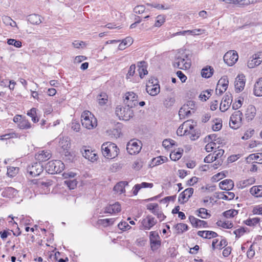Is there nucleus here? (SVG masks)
Masks as SVG:
<instances>
[{
	"label": "nucleus",
	"mask_w": 262,
	"mask_h": 262,
	"mask_svg": "<svg viewBox=\"0 0 262 262\" xmlns=\"http://www.w3.org/2000/svg\"><path fill=\"white\" fill-rule=\"evenodd\" d=\"M102 153L107 159H113L116 157L119 153L117 146L112 142L104 143L101 146Z\"/></svg>",
	"instance_id": "obj_1"
},
{
	"label": "nucleus",
	"mask_w": 262,
	"mask_h": 262,
	"mask_svg": "<svg viewBox=\"0 0 262 262\" xmlns=\"http://www.w3.org/2000/svg\"><path fill=\"white\" fill-rule=\"evenodd\" d=\"M81 121L82 126L89 129H93L97 125L96 118L88 111H84L82 113Z\"/></svg>",
	"instance_id": "obj_2"
},
{
	"label": "nucleus",
	"mask_w": 262,
	"mask_h": 262,
	"mask_svg": "<svg viewBox=\"0 0 262 262\" xmlns=\"http://www.w3.org/2000/svg\"><path fill=\"white\" fill-rule=\"evenodd\" d=\"M116 115L120 120L128 121L134 116L133 107L125 105L124 107L118 105L115 110Z\"/></svg>",
	"instance_id": "obj_3"
},
{
	"label": "nucleus",
	"mask_w": 262,
	"mask_h": 262,
	"mask_svg": "<svg viewBox=\"0 0 262 262\" xmlns=\"http://www.w3.org/2000/svg\"><path fill=\"white\" fill-rule=\"evenodd\" d=\"M64 168V165L60 160L49 161L46 166V171L50 174H55L62 172Z\"/></svg>",
	"instance_id": "obj_4"
},
{
	"label": "nucleus",
	"mask_w": 262,
	"mask_h": 262,
	"mask_svg": "<svg viewBox=\"0 0 262 262\" xmlns=\"http://www.w3.org/2000/svg\"><path fill=\"white\" fill-rule=\"evenodd\" d=\"M174 68L182 70H187L191 66L190 60L188 59L187 55H182L181 56H178L173 63Z\"/></svg>",
	"instance_id": "obj_5"
},
{
	"label": "nucleus",
	"mask_w": 262,
	"mask_h": 262,
	"mask_svg": "<svg viewBox=\"0 0 262 262\" xmlns=\"http://www.w3.org/2000/svg\"><path fill=\"white\" fill-rule=\"evenodd\" d=\"M243 114L240 111L234 112L230 117L229 125L233 129L239 128L242 124Z\"/></svg>",
	"instance_id": "obj_6"
},
{
	"label": "nucleus",
	"mask_w": 262,
	"mask_h": 262,
	"mask_svg": "<svg viewBox=\"0 0 262 262\" xmlns=\"http://www.w3.org/2000/svg\"><path fill=\"white\" fill-rule=\"evenodd\" d=\"M141 142L138 140H131L126 145V150L130 155L138 154L141 149Z\"/></svg>",
	"instance_id": "obj_7"
},
{
	"label": "nucleus",
	"mask_w": 262,
	"mask_h": 262,
	"mask_svg": "<svg viewBox=\"0 0 262 262\" xmlns=\"http://www.w3.org/2000/svg\"><path fill=\"white\" fill-rule=\"evenodd\" d=\"M124 102L125 105L133 108L138 103V96L133 92H127L125 95Z\"/></svg>",
	"instance_id": "obj_8"
},
{
	"label": "nucleus",
	"mask_w": 262,
	"mask_h": 262,
	"mask_svg": "<svg viewBox=\"0 0 262 262\" xmlns=\"http://www.w3.org/2000/svg\"><path fill=\"white\" fill-rule=\"evenodd\" d=\"M238 58L237 52L234 50H230L224 55V60L227 65L232 66L236 63Z\"/></svg>",
	"instance_id": "obj_9"
},
{
	"label": "nucleus",
	"mask_w": 262,
	"mask_h": 262,
	"mask_svg": "<svg viewBox=\"0 0 262 262\" xmlns=\"http://www.w3.org/2000/svg\"><path fill=\"white\" fill-rule=\"evenodd\" d=\"M149 239L150 247L152 251L157 250L161 246L160 237L157 232L151 231L150 232Z\"/></svg>",
	"instance_id": "obj_10"
},
{
	"label": "nucleus",
	"mask_w": 262,
	"mask_h": 262,
	"mask_svg": "<svg viewBox=\"0 0 262 262\" xmlns=\"http://www.w3.org/2000/svg\"><path fill=\"white\" fill-rule=\"evenodd\" d=\"M157 223V221L151 215H148L141 222L140 229L150 230Z\"/></svg>",
	"instance_id": "obj_11"
},
{
	"label": "nucleus",
	"mask_w": 262,
	"mask_h": 262,
	"mask_svg": "<svg viewBox=\"0 0 262 262\" xmlns=\"http://www.w3.org/2000/svg\"><path fill=\"white\" fill-rule=\"evenodd\" d=\"M43 170L42 165L40 162L34 163L31 166H29L28 168V172L32 177H36L39 175Z\"/></svg>",
	"instance_id": "obj_12"
},
{
	"label": "nucleus",
	"mask_w": 262,
	"mask_h": 262,
	"mask_svg": "<svg viewBox=\"0 0 262 262\" xmlns=\"http://www.w3.org/2000/svg\"><path fill=\"white\" fill-rule=\"evenodd\" d=\"M262 61V53L259 52L253 55L248 60L247 66L249 68H253L258 66Z\"/></svg>",
	"instance_id": "obj_13"
},
{
	"label": "nucleus",
	"mask_w": 262,
	"mask_h": 262,
	"mask_svg": "<svg viewBox=\"0 0 262 262\" xmlns=\"http://www.w3.org/2000/svg\"><path fill=\"white\" fill-rule=\"evenodd\" d=\"M193 193V189L192 188L186 189L184 191L180 194L178 199L179 202L180 204H184L188 201L189 199L192 196Z\"/></svg>",
	"instance_id": "obj_14"
},
{
	"label": "nucleus",
	"mask_w": 262,
	"mask_h": 262,
	"mask_svg": "<svg viewBox=\"0 0 262 262\" xmlns=\"http://www.w3.org/2000/svg\"><path fill=\"white\" fill-rule=\"evenodd\" d=\"M232 101V95L231 94H226L221 102L220 109L222 112H225L229 107Z\"/></svg>",
	"instance_id": "obj_15"
},
{
	"label": "nucleus",
	"mask_w": 262,
	"mask_h": 262,
	"mask_svg": "<svg viewBox=\"0 0 262 262\" xmlns=\"http://www.w3.org/2000/svg\"><path fill=\"white\" fill-rule=\"evenodd\" d=\"M245 85V77L243 74L239 75L235 79V89L237 93L244 90Z\"/></svg>",
	"instance_id": "obj_16"
},
{
	"label": "nucleus",
	"mask_w": 262,
	"mask_h": 262,
	"mask_svg": "<svg viewBox=\"0 0 262 262\" xmlns=\"http://www.w3.org/2000/svg\"><path fill=\"white\" fill-rule=\"evenodd\" d=\"M121 206L118 202L113 204H110L104 208V213L110 214H116L121 211Z\"/></svg>",
	"instance_id": "obj_17"
},
{
	"label": "nucleus",
	"mask_w": 262,
	"mask_h": 262,
	"mask_svg": "<svg viewBox=\"0 0 262 262\" xmlns=\"http://www.w3.org/2000/svg\"><path fill=\"white\" fill-rule=\"evenodd\" d=\"M189 220L193 227H207V223L203 220H201L193 216L190 215L189 216Z\"/></svg>",
	"instance_id": "obj_18"
},
{
	"label": "nucleus",
	"mask_w": 262,
	"mask_h": 262,
	"mask_svg": "<svg viewBox=\"0 0 262 262\" xmlns=\"http://www.w3.org/2000/svg\"><path fill=\"white\" fill-rule=\"evenodd\" d=\"M81 152L82 156L85 158L91 161H94L97 159V155L92 150L87 149L86 147H83Z\"/></svg>",
	"instance_id": "obj_19"
},
{
	"label": "nucleus",
	"mask_w": 262,
	"mask_h": 262,
	"mask_svg": "<svg viewBox=\"0 0 262 262\" xmlns=\"http://www.w3.org/2000/svg\"><path fill=\"white\" fill-rule=\"evenodd\" d=\"M256 113V110L254 106L252 105H248L245 113L246 119L248 121L253 120L255 116Z\"/></svg>",
	"instance_id": "obj_20"
},
{
	"label": "nucleus",
	"mask_w": 262,
	"mask_h": 262,
	"mask_svg": "<svg viewBox=\"0 0 262 262\" xmlns=\"http://www.w3.org/2000/svg\"><path fill=\"white\" fill-rule=\"evenodd\" d=\"M51 157L50 151L42 150L35 155V159L40 163L48 160Z\"/></svg>",
	"instance_id": "obj_21"
},
{
	"label": "nucleus",
	"mask_w": 262,
	"mask_h": 262,
	"mask_svg": "<svg viewBox=\"0 0 262 262\" xmlns=\"http://www.w3.org/2000/svg\"><path fill=\"white\" fill-rule=\"evenodd\" d=\"M220 188L222 190L229 191L231 190L234 187V183L232 180L226 179L221 181L219 183Z\"/></svg>",
	"instance_id": "obj_22"
},
{
	"label": "nucleus",
	"mask_w": 262,
	"mask_h": 262,
	"mask_svg": "<svg viewBox=\"0 0 262 262\" xmlns=\"http://www.w3.org/2000/svg\"><path fill=\"white\" fill-rule=\"evenodd\" d=\"M159 84L146 85V92L151 96H156L160 92Z\"/></svg>",
	"instance_id": "obj_23"
},
{
	"label": "nucleus",
	"mask_w": 262,
	"mask_h": 262,
	"mask_svg": "<svg viewBox=\"0 0 262 262\" xmlns=\"http://www.w3.org/2000/svg\"><path fill=\"white\" fill-rule=\"evenodd\" d=\"M59 146L64 150H67L70 148L71 143L68 137H59Z\"/></svg>",
	"instance_id": "obj_24"
},
{
	"label": "nucleus",
	"mask_w": 262,
	"mask_h": 262,
	"mask_svg": "<svg viewBox=\"0 0 262 262\" xmlns=\"http://www.w3.org/2000/svg\"><path fill=\"white\" fill-rule=\"evenodd\" d=\"M198 235L203 238L210 239L218 236V234L212 231H199Z\"/></svg>",
	"instance_id": "obj_25"
},
{
	"label": "nucleus",
	"mask_w": 262,
	"mask_h": 262,
	"mask_svg": "<svg viewBox=\"0 0 262 262\" xmlns=\"http://www.w3.org/2000/svg\"><path fill=\"white\" fill-rule=\"evenodd\" d=\"M253 92L256 96H262V78H259L255 83Z\"/></svg>",
	"instance_id": "obj_26"
},
{
	"label": "nucleus",
	"mask_w": 262,
	"mask_h": 262,
	"mask_svg": "<svg viewBox=\"0 0 262 262\" xmlns=\"http://www.w3.org/2000/svg\"><path fill=\"white\" fill-rule=\"evenodd\" d=\"M128 185L127 181H121L118 183L114 187V190L119 194L125 192V187Z\"/></svg>",
	"instance_id": "obj_27"
},
{
	"label": "nucleus",
	"mask_w": 262,
	"mask_h": 262,
	"mask_svg": "<svg viewBox=\"0 0 262 262\" xmlns=\"http://www.w3.org/2000/svg\"><path fill=\"white\" fill-rule=\"evenodd\" d=\"M191 114V111L186 105L184 104L180 109L179 115L180 119H184L185 117H188Z\"/></svg>",
	"instance_id": "obj_28"
},
{
	"label": "nucleus",
	"mask_w": 262,
	"mask_h": 262,
	"mask_svg": "<svg viewBox=\"0 0 262 262\" xmlns=\"http://www.w3.org/2000/svg\"><path fill=\"white\" fill-rule=\"evenodd\" d=\"M17 193V190L14 188L7 187L2 192V195L4 197L11 198L16 195Z\"/></svg>",
	"instance_id": "obj_29"
},
{
	"label": "nucleus",
	"mask_w": 262,
	"mask_h": 262,
	"mask_svg": "<svg viewBox=\"0 0 262 262\" xmlns=\"http://www.w3.org/2000/svg\"><path fill=\"white\" fill-rule=\"evenodd\" d=\"M213 68L211 66H206L201 71V75L203 77L208 78L212 76L213 73Z\"/></svg>",
	"instance_id": "obj_30"
},
{
	"label": "nucleus",
	"mask_w": 262,
	"mask_h": 262,
	"mask_svg": "<svg viewBox=\"0 0 262 262\" xmlns=\"http://www.w3.org/2000/svg\"><path fill=\"white\" fill-rule=\"evenodd\" d=\"M145 62L144 61H142L139 63V64L138 65V72L139 74V76L141 78H143L145 75H146L148 74V71L147 70V67L145 65Z\"/></svg>",
	"instance_id": "obj_31"
},
{
	"label": "nucleus",
	"mask_w": 262,
	"mask_h": 262,
	"mask_svg": "<svg viewBox=\"0 0 262 262\" xmlns=\"http://www.w3.org/2000/svg\"><path fill=\"white\" fill-rule=\"evenodd\" d=\"M32 183L34 184L37 185L38 187H48V186L52 185V181L46 180L44 181L43 179H34L32 180Z\"/></svg>",
	"instance_id": "obj_32"
},
{
	"label": "nucleus",
	"mask_w": 262,
	"mask_h": 262,
	"mask_svg": "<svg viewBox=\"0 0 262 262\" xmlns=\"http://www.w3.org/2000/svg\"><path fill=\"white\" fill-rule=\"evenodd\" d=\"M250 193L256 197L262 196V185L254 186L250 189Z\"/></svg>",
	"instance_id": "obj_33"
},
{
	"label": "nucleus",
	"mask_w": 262,
	"mask_h": 262,
	"mask_svg": "<svg viewBox=\"0 0 262 262\" xmlns=\"http://www.w3.org/2000/svg\"><path fill=\"white\" fill-rule=\"evenodd\" d=\"M183 149L181 148H178L177 151L174 150L171 152L170 154V158L171 160L176 161L179 160L183 154Z\"/></svg>",
	"instance_id": "obj_34"
},
{
	"label": "nucleus",
	"mask_w": 262,
	"mask_h": 262,
	"mask_svg": "<svg viewBox=\"0 0 262 262\" xmlns=\"http://www.w3.org/2000/svg\"><path fill=\"white\" fill-rule=\"evenodd\" d=\"M168 161V158L164 156H159L153 158L151 162V164L153 166L161 165Z\"/></svg>",
	"instance_id": "obj_35"
},
{
	"label": "nucleus",
	"mask_w": 262,
	"mask_h": 262,
	"mask_svg": "<svg viewBox=\"0 0 262 262\" xmlns=\"http://www.w3.org/2000/svg\"><path fill=\"white\" fill-rule=\"evenodd\" d=\"M195 214L199 217L202 219H207L211 215L208 212L207 210L204 208H201L195 211Z\"/></svg>",
	"instance_id": "obj_36"
},
{
	"label": "nucleus",
	"mask_w": 262,
	"mask_h": 262,
	"mask_svg": "<svg viewBox=\"0 0 262 262\" xmlns=\"http://www.w3.org/2000/svg\"><path fill=\"white\" fill-rule=\"evenodd\" d=\"M28 20L32 24L38 25L41 23L40 16L39 15L33 14L28 16Z\"/></svg>",
	"instance_id": "obj_37"
},
{
	"label": "nucleus",
	"mask_w": 262,
	"mask_h": 262,
	"mask_svg": "<svg viewBox=\"0 0 262 262\" xmlns=\"http://www.w3.org/2000/svg\"><path fill=\"white\" fill-rule=\"evenodd\" d=\"M216 224L217 226L225 229H231L233 226V223L229 221L220 220L216 222Z\"/></svg>",
	"instance_id": "obj_38"
},
{
	"label": "nucleus",
	"mask_w": 262,
	"mask_h": 262,
	"mask_svg": "<svg viewBox=\"0 0 262 262\" xmlns=\"http://www.w3.org/2000/svg\"><path fill=\"white\" fill-rule=\"evenodd\" d=\"M17 126L21 129H28L31 127V125L29 121L24 117L21 122L17 124Z\"/></svg>",
	"instance_id": "obj_39"
},
{
	"label": "nucleus",
	"mask_w": 262,
	"mask_h": 262,
	"mask_svg": "<svg viewBox=\"0 0 262 262\" xmlns=\"http://www.w3.org/2000/svg\"><path fill=\"white\" fill-rule=\"evenodd\" d=\"M228 80L227 77H222L218 81L217 85L218 88H222L224 90H226L228 85Z\"/></svg>",
	"instance_id": "obj_40"
},
{
	"label": "nucleus",
	"mask_w": 262,
	"mask_h": 262,
	"mask_svg": "<svg viewBox=\"0 0 262 262\" xmlns=\"http://www.w3.org/2000/svg\"><path fill=\"white\" fill-rule=\"evenodd\" d=\"M178 234H181L188 230L187 225L184 223H179L174 226Z\"/></svg>",
	"instance_id": "obj_41"
},
{
	"label": "nucleus",
	"mask_w": 262,
	"mask_h": 262,
	"mask_svg": "<svg viewBox=\"0 0 262 262\" xmlns=\"http://www.w3.org/2000/svg\"><path fill=\"white\" fill-rule=\"evenodd\" d=\"M114 222V219H100L97 221L98 225H102L104 227L113 225Z\"/></svg>",
	"instance_id": "obj_42"
},
{
	"label": "nucleus",
	"mask_w": 262,
	"mask_h": 262,
	"mask_svg": "<svg viewBox=\"0 0 262 262\" xmlns=\"http://www.w3.org/2000/svg\"><path fill=\"white\" fill-rule=\"evenodd\" d=\"M97 100L100 105H104L108 101V96L105 93H101L97 96Z\"/></svg>",
	"instance_id": "obj_43"
},
{
	"label": "nucleus",
	"mask_w": 262,
	"mask_h": 262,
	"mask_svg": "<svg viewBox=\"0 0 262 262\" xmlns=\"http://www.w3.org/2000/svg\"><path fill=\"white\" fill-rule=\"evenodd\" d=\"M2 21L6 25L11 27H17L16 23L10 17L4 16L2 17Z\"/></svg>",
	"instance_id": "obj_44"
},
{
	"label": "nucleus",
	"mask_w": 262,
	"mask_h": 262,
	"mask_svg": "<svg viewBox=\"0 0 262 262\" xmlns=\"http://www.w3.org/2000/svg\"><path fill=\"white\" fill-rule=\"evenodd\" d=\"M216 186L215 185H206L201 187L200 190L202 192H212L215 191Z\"/></svg>",
	"instance_id": "obj_45"
},
{
	"label": "nucleus",
	"mask_w": 262,
	"mask_h": 262,
	"mask_svg": "<svg viewBox=\"0 0 262 262\" xmlns=\"http://www.w3.org/2000/svg\"><path fill=\"white\" fill-rule=\"evenodd\" d=\"M255 180L254 178L251 177L248 179L243 180L241 182L240 185L242 188H245L247 186L251 185L254 183Z\"/></svg>",
	"instance_id": "obj_46"
},
{
	"label": "nucleus",
	"mask_w": 262,
	"mask_h": 262,
	"mask_svg": "<svg viewBox=\"0 0 262 262\" xmlns=\"http://www.w3.org/2000/svg\"><path fill=\"white\" fill-rule=\"evenodd\" d=\"M238 214V211L235 209H230L223 213V215L226 218L233 217Z\"/></svg>",
	"instance_id": "obj_47"
},
{
	"label": "nucleus",
	"mask_w": 262,
	"mask_h": 262,
	"mask_svg": "<svg viewBox=\"0 0 262 262\" xmlns=\"http://www.w3.org/2000/svg\"><path fill=\"white\" fill-rule=\"evenodd\" d=\"M165 21V17L163 15H159L156 17L155 26L157 27L161 26Z\"/></svg>",
	"instance_id": "obj_48"
},
{
	"label": "nucleus",
	"mask_w": 262,
	"mask_h": 262,
	"mask_svg": "<svg viewBox=\"0 0 262 262\" xmlns=\"http://www.w3.org/2000/svg\"><path fill=\"white\" fill-rule=\"evenodd\" d=\"M186 125H187L186 123H183L179 127L177 130V134L178 136H182L187 134L186 130H185V127Z\"/></svg>",
	"instance_id": "obj_49"
},
{
	"label": "nucleus",
	"mask_w": 262,
	"mask_h": 262,
	"mask_svg": "<svg viewBox=\"0 0 262 262\" xmlns=\"http://www.w3.org/2000/svg\"><path fill=\"white\" fill-rule=\"evenodd\" d=\"M217 148H219V147H216V143L213 141H210L205 146V150L207 152H211Z\"/></svg>",
	"instance_id": "obj_50"
},
{
	"label": "nucleus",
	"mask_w": 262,
	"mask_h": 262,
	"mask_svg": "<svg viewBox=\"0 0 262 262\" xmlns=\"http://www.w3.org/2000/svg\"><path fill=\"white\" fill-rule=\"evenodd\" d=\"M260 221V219L258 217L249 219L245 221V223L249 226H254L258 224Z\"/></svg>",
	"instance_id": "obj_51"
},
{
	"label": "nucleus",
	"mask_w": 262,
	"mask_h": 262,
	"mask_svg": "<svg viewBox=\"0 0 262 262\" xmlns=\"http://www.w3.org/2000/svg\"><path fill=\"white\" fill-rule=\"evenodd\" d=\"M133 40L132 38L130 37H126L125 39L123 40L122 42L119 45V49L120 50H123L124 48V46L126 45H130L132 43Z\"/></svg>",
	"instance_id": "obj_52"
},
{
	"label": "nucleus",
	"mask_w": 262,
	"mask_h": 262,
	"mask_svg": "<svg viewBox=\"0 0 262 262\" xmlns=\"http://www.w3.org/2000/svg\"><path fill=\"white\" fill-rule=\"evenodd\" d=\"M175 102V99L174 97H167L164 102V105L166 107H169L172 106Z\"/></svg>",
	"instance_id": "obj_53"
},
{
	"label": "nucleus",
	"mask_w": 262,
	"mask_h": 262,
	"mask_svg": "<svg viewBox=\"0 0 262 262\" xmlns=\"http://www.w3.org/2000/svg\"><path fill=\"white\" fill-rule=\"evenodd\" d=\"M143 166V162L141 159H137L133 164L132 168L136 170H140Z\"/></svg>",
	"instance_id": "obj_54"
},
{
	"label": "nucleus",
	"mask_w": 262,
	"mask_h": 262,
	"mask_svg": "<svg viewBox=\"0 0 262 262\" xmlns=\"http://www.w3.org/2000/svg\"><path fill=\"white\" fill-rule=\"evenodd\" d=\"M224 154V150L222 149H219L217 150H215L213 152V155L214 157H215V159H220V160L222 161V157Z\"/></svg>",
	"instance_id": "obj_55"
},
{
	"label": "nucleus",
	"mask_w": 262,
	"mask_h": 262,
	"mask_svg": "<svg viewBox=\"0 0 262 262\" xmlns=\"http://www.w3.org/2000/svg\"><path fill=\"white\" fill-rule=\"evenodd\" d=\"M7 43L9 45H13L16 48H20L21 47V42L19 40H16L14 39H9Z\"/></svg>",
	"instance_id": "obj_56"
},
{
	"label": "nucleus",
	"mask_w": 262,
	"mask_h": 262,
	"mask_svg": "<svg viewBox=\"0 0 262 262\" xmlns=\"http://www.w3.org/2000/svg\"><path fill=\"white\" fill-rule=\"evenodd\" d=\"M64 183L70 189H74L77 185V181L75 180H66Z\"/></svg>",
	"instance_id": "obj_57"
},
{
	"label": "nucleus",
	"mask_w": 262,
	"mask_h": 262,
	"mask_svg": "<svg viewBox=\"0 0 262 262\" xmlns=\"http://www.w3.org/2000/svg\"><path fill=\"white\" fill-rule=\"evenodd\" d=\"M153 214L157 216V217L160 220V221H162L166 217V216L159 209V208H158L156 211H154Z\"/></svg>",
	"instance_id": "obj_58"
},
{
	"label": "nucleus",
	"mask_w": 262,
	"mask_h": 262,
	"mask_svg": "<svg viewBox=\"0 0 262 262\" xmlns=\"http://www.w3.org/2000/svg\"><path fill=\"white\" fill-rule=\"evenodd\" d=\"M212 90H206L205 92H203V94L201 93L200 95V98L202 100L206 101L211 95V92Z\"/></svg>",
	"instance_id": "obj_59"
},
{
	"label": "nucleus",
	"mask_w": 262,
	"mask_h": 262,
	"mask_svg": "<svg viewBox=\"0 0 262 262\" xmlns=\"http://www.w3.org/2000/svg\"><path fill=\"white\" fill-rule=\"evenodd\" d=\"M118 228L121 230H127L131 228V227L126 222H121L118 225Z\"/></svg>",
	"instance_id": "obj_60"
},
{
	"label": "nucleus",
	"mask_w": 262,
	"mask_h": 262,
	"mask_svg": "<svg viewBox=\"0 0 262 262\" xmlns=\"http://www.w3.org/2000/svg\"><path fill=\"white\" fill-rule=\"evenodd\" d=\"M191 121L190 120H187L185 121L183 123H186L187 125H186L185 127V130H186L187 134H192V130H193L194 127L193 125L191 123Z\"/></svg>",
	"instance_id": "obj_61"
},
{
	"label": "nucleus",
	"mask_w": 262,
	"mask_h": 262,
	"mask_svg": "<svg viewBox=\"0 0 262 262\" xmlns=\"http://www.w3.org/2000/svg\"><path fill=\"white\" fill-rule=\"evenodd\" d=\"M246 232V230L244 228L241 227L236 230H235L233 233L235 235L236 238H239L241 236H242Z\"/></svg>",
	"instance_id": "obj_62"
},
{
	"label": "nucleus",
	"mask_w": 262,
	"mask_h": 262,
	"mask_svg": "<svg viewBox=\"0 0 262 262\" xmlns=\"http://www.w3.org/2000/svg\"><path fill=\"white\" fill-rule=\"evenodd\" d=\"M146 207L153 213L154 211H156L159 208V205L157 203H150L147 205Z\"/></svg>",
	"instance_id": "obj_63"
},
{
	"label": "nucleus",
	"mask_w": 262,
	"mask_h": 262,
	"mask_svg": "<svg viewBox=\"0 0 262 262\" xmlns=\"http://www.w3.org/2000/svg\"><path fill=\"white\" fill-rule=\"evenodd\" d=\"M252 212L254 214L262 215V205L254 206L253 208Z\"/></svg>",
	"instance_id": "obj_64"
}]
</instances>
